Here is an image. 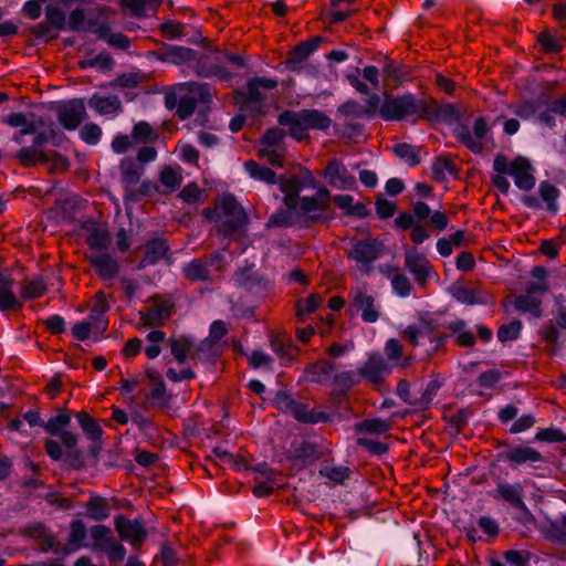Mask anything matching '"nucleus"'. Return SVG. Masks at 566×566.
<instances>
[{
	"label": "nucleus",
	"mask_w": 566,
	"mask_h": 566,
	"mask_svg": "<svg viewBox=\"0 0 566 566\" xmlns=\"http://www.w3.org/2000/svg\"><path fill=\"white\" fill-rule=\"evenodd\" d=\"M22 534L36 541L43 552L64 551L62 544L42 523H32L25 526L22 531Z\"/></svg>",
	"instance_id": "nucleus-22"
},
{
	"label": "nucleus",
	"mask_w": 566,
	"mask_h": 566,
	"mask_svg": "<svg viewBox=\"0 0 566 566\" xmlns=\"http://www.w3.org/2000/svg\"><path fill=\"white\" fill-rule=\"evenodd\" d=\"M297 117L307 129L326 130L332 123L326 114L317 109H302L297 112Z\"/></svg>",
	"instance_id": "nucleus-31"
},
{
	"label": "nucleus",
	"mask_w": 566,
	"mask_h": 566,
	"mask_svg": "<svg viewBox=\"0 0 566 566\" xmlns=\"http://www.w3.org/2000/svg\"><path fill=\"white\" fill-rule=\"evenodd\" d=\"M258 471L265 475L266 478V481H259L256 482V484L254 485L253 488V494L258 497H262V496H268L270 495L273 490H274V486H273V479H272V475L274 474L273 471L271 469H268L265 465L263 467V469H258Z\"/></svg>",
	"instance_id": "nucleus-58"
},
{
	"label": "nucleus",
	"mask_w": 566,
	"mask_h": 566,
	"mask_svg": "<svg viewBox=\"0 0 566 566\" xmlns=\"http://www.w3.org/2000/svg\"><path fill=\"white\" fill-rule=\"evenodd\" d=\"M298 222L296 210H280L272 214L268 221V227H290Z\"/></svg>",
	"instance_id": "nucleus-51"
},
{
	"label": "nucleus",
	"mask_w": 566,
	"mask_h": 566,
	"mask_svg": "<svg viewBox=\"0 0 566 566\" xmlns=\"http://www.w3.org/2000/svg\"><path fill=\"white\" fill-rule=\"evenodd\" d=\"M115 527L120 537L134 546L140 545L146 535L139 522L130 521L124 515L116 516Z\"/></svg>",
	"instance_id": "nucleus-24"
},
{
	"label": "nucleus",
	"mask_w": 566,
	"mask_h": 566,
	"mask_svg": "<svg viewBox=\"0 0 566 566\" xmlns=\"http://www.w3.org/2000/svg\"><path fill=\"white\" fill-rule=\"evenodd\" d=\"M244 168L254 179L265 181L270 185H274L276 182V175L272 169L262 167L253 160L247 161L244 164Z\"/></svg>",
	"instance_id": "nucleus-46"
},
{
	"label": "nucleus",
	"mask_w": 566,
	"mask_h": 566,
	"mask_svg": "<svg viewBox=\"0 0 566 566\" xmlns=\"http://www.w3.org/2000/svg\"><path fill=\"white\" fill-rule=\"evenodd\" d=\"M379 115L385 120H436L440 111L433 98H418L412 94H403L386 97L379 107Z\"/></svg>",
	"instance_id": "nucleus-1"
},
{
	"label": "nucleus",
	"mask_w": 566,
	"mask_h": 566,
	"mask_svg": "<svg viewBox=\"0 0 566 566\" xmlns=\"http://www.w3.org/2000/svg\"><path fill=\"white\" fill-rule=\"evenodd\" d=\"M533 295L534 294H528L527 292L524 295H517L515 297V307L518 311L530 312L534 316L539 317L542 315L539 308L541 301Z\"/></svg>",
	"instance_id": "nucleus-52"
},
{
	"label": "nucleus",
	"mask_w": 566,
	"mask_h": 566,
	"mask_svg": "<svg viewBox=\"0 0 566 566\" xmlns=\"http://www.w3.org/2000/svg\"><path fill=\"white\" fill-rule=\"evenodd\" d=\"M94 11L97 13L96 21L98 22V19L103 20V22H107L111 19H113L116 14L115 10L106 7V6H98L94 9ZM91 19L85 18V11L82 8H75L71 11L69 15V20L66 22L67 29L73 32H80L83 30H90L87 28V22Z\"/></svg>",
	"instance_id": "nucleus-19"
},
{
	"label": "nucleus",
	"mask_w": 566,
	"mask_h": 566,
	"mask_svg": "<svg viewBox=\"0 0 566 566\" xmlns=\"http://www.w3.org/2000/svg\"><path fill=\"white\" fill-rule=\"evenodd\" d=\"M390 373V366L380 355L369 356L360 367L361 378L376 388H379L382 385L385 378Z\"/></svg>",
	"instance_id": "nucleus-13"
},
{
	"label": "nucleus",
	"mask_w": 566,
	"mask_h": 566,
	"mask_svg": "<svg viewBox=\"0 0 566 566\" xmlns=\"http://www.w3.org/2000/svg\"><path fill=\"white\" fill-rule=\"evenodd\" d=\"M132 137L139 143H150L158 138L153 127L147 122H138L134 125Z\"/></svg>",
	"instance_id": "nucleus-56"
},
{
	"label": "nucleus",
	"mask_w": 566,
	"mask_h": 566,
	"mask_svg": "<svg viewBox=\"0 0 566 566\" xmlns=\"http://www.w3.org/2000/svg\"><path fill=\"white\" fill-rule=\"evenodd\" d=\"M348 305L349 310L360 314V318L365 323H376L381 316L377 293L366 282H360L350 289Z\"/></svg>",
	"instance_id": "nucleus-3"
},
{
	"label": "nucleus",
	"mask_w": 566,
	"mask_h": 566,
	"mask_svg": "<svg viewBox=\"0 0 566 566\" xmlns=\"http://www.w3.org/2000/svg\"><path fill=\"white\" fill-rule=\"evenodd\" d=\"M86 242L92 251L104 252L111 243V235L107 230L103 228H94L87 239Z\"/></svg>",
	"instance_id": "nucleus-43"
},
{
	"label": "nucleus",
	"mask_w": 566,
	"mask_h": 566,
	"mask_svg": "<svg viewBox=\"0 0 566 566\" xmlns=\"http://www.w3.org/2000/svg\"><path fill=\"white\" fill-rule=\"evenodd\" d=\"M385 252L384 243L373 237L361 240H350V247L345 250L348 260L356 263V269L365 275L373 272V264Z\"/></svg>",
	"instance_id": "nucleus-4"
},
{
	"label": "nucleus",
	"mask_w": 566,
	"mask_h": 566,
	"mask_svg": "<svg viewBox=\"0 0 566 566\" xmlns=\"http://www.w3.org/2000/svg\"><path fill=\"white\" fill-rule=\"evenodd\" d=\"M209 98L207 84L181 83L165 93V106L168 109L176 108L177 116L185 120L195 113L198 103H207Z\"/></svg>",
	"instance_id": "nucleus-2"
},
{
	"label": "nucleus",
	"mask_w": 566,
	"mask_h": 566,
	"mask_svg": "<svg viewBox=\"0 0 566 566\" xmlns=\"http://www.w3.org/2000/svg\"><path fill=\"white\" fill-rule=\"evenodd\" d=\"M71 422V416L69 412H62L56 417L49 419V421L43 424L45 431L50 434H59L61 429L67 427Z\"/></svg>",
	"instance_id": "nucleus-64"
},
{
	"label": "nucleus",
	"mask_w": 566,
	"mask_h": 566,
	"mask_svg": "<svg viewBox=\"0 0 566 566\" xmlns=\"http://www.w3.org/2000/svg\"><path fill=\"white\" fill-rule=\"evenodd\" d=\"M524 489L521 483L510 484L500 482L494 491V499L502 500L513 507L525 511L526 505L523 501Z\"/></svg>",
	"instance_id": "nucleus-25"
},
{
	"label": "nucleus",
	"mask_w": 566,
	"mask_h": 566,
	"mask_svg": "<svg viewBox=\"0 0 566 566\" xmlns=\"http://www.w3.org/2000/svg\"><path fill=\"white\" fill-rule=\"evenodd\" d=\"M45 22L50 28L62 31L66 29L65 12L57 6L48 4L45 7Z\"/></svg>",
	"instance_id": "nucleus-48"
},
{
	"label": "nucleus",
	"mask_w": 566,
	"mask_h": 566,
	"mask_svg": "<svg viewBox=\"0 0 566 566\" xmlns=\"http://www.w3.org/2000/svg\"><path fill=\"white\" fill-rule=\"evenodd\" d=\"M87 259L95 272L104 281L114 280L119 273V263L106 252L92 251L87 254Z\"/></svg>",
	"instance_id": "nucleus-20"
},
{
	"label": "nucleus",
	"mask_w": 566,
	"mask_h": 566,
	"mask_svg": "<svg viewBox=\"0 0 566 566\" xmlns=\"http://www.w3.org/2000/svg\"><path fill=\"white\" fill-rule=\"evenodd\" d=\"M264 101L265 96L261 93L258 85H252L251 80L247 84V93L238 97V103H240L245 111H250L255 115L264 113Z\"/></svg>",
	"instance_id": "nucleus-27"
},
{
	"label": "nucleus",
	"mask_w": 566,
	"mask_h": 566,
	"mask_svg": "<svg viewBox=\"0 0 566 566\" xmlns=\"http://www.w3.org/2000/svg\"><path fill=\"white\" fill-rule=\"evenodd\" d=\"M227 262L220 252L195 259L182 268L184 276L191 282H213L221 277Z\"/></svg>",
	"instance_id": "nucleus-6"
},
{
	"label": "nucleus",
	"mask_w": 566,
	"mask_h": 566,
	"mask_svg": "<svg viewBox=\"0 0 566 566\" xmlns=\"http://www.w3.org/2000/svg\"><path fill=\"white\" fill-rule=\"evenodd\" d=\"M87 516L94 521H102L109 516L111 509L107 501L102 496H93L86 504Z\"/></svg>",
	"instance_id": "nucleus-41"
},
{
	"label": "nucleus",
	"mask_w": 566,
	"mask_h": 566,
	"mask_svg": "<svg viewBox=\"0 0 566 566\" xmlns=\"http://www.w3.org/2000/svg\"><path fill=\"white\" fill-rule=\"evenodd\" d=\"M46 142V137L43 134L35 135L32 146L23 147L17 155V158L22 166L29 167L39 163L46 164L52 172L64 171L69 167V160L55 153H45L41 149V146Z\"/></svg>",
	"instance_id": "nucleus-5"
},
{
	"label": "nucleus",
	"mask_w": 566,
	"mask_h": 566,
	"mask_svg": "<svg viewBox=\"0 0 566 566\" xmlns=\"http://www.w3.org/2000/svg\"><path fill=\"white\" fill-rule=\"evenodd\" d=\"M451 293L452 295L460 302L462 303H467V304H475V303H481L482 301L476 295V291L471 289V287H468V286H463V285H453L452 289H451Z\"/></svg>",
	"instance_id": "nucleus-60"
},
{
	"label": "nucleus",
	"mask_w": 566,
	"mask_h": 566,
	"mask_svg": "<svg viewBox=\"0 0 566 566\" xmlns=\"http://www.w3.org/2000/svg\"><path fill=\"white\" fill-rule=\"evenodd\" d=\"M169 345L172 356L179 364H184L188 357L192 359L193 340L190 337H172Z\"/></svg>",
	"instance_id": "nucleus-35"
},
{
	"label": "nucleus",
	"mask_w": 566,
	"mask_h": 566,
	"mask_svg": "<svg viewBox=\"0 0 566 566\" xmlns=\"http://www.w3.org/2000/svg\"><path fill=\"white\" fill-rule=\"evenodd\" d=\"M381 72L385 82L397 85L409 76V69L405 65H398L390 59H386Z\"/></svg>",
	"instance_id": "nucleus-36"
},
{
	"label": "nucleus",
	"mask_w": 566,
	"mask_h": 566,
	"mask_svg": "<svg viewBox=\"0 0 566 566\" xmlns=\"http://www.w3.org/2000/svg\"><path fill=\"white\" fill-rule=\"evenodd\" d=\"M196 73L199 76L218 77L221 81H228L232 76L222 65L218 51L201 55L196 63Z\"/></svg>",
	"instance_id": "nucleus-15"
},
{
	"label": "nucleus",
	"mask_w": 566,
	"mask_h": 566,
	"mask_svg": "<svg viewBox=\"0 0 566 566\" xmlns=\"http://www.w3.org/2000/svg\"><path fill=\"white\" fill-rule=\"evenodd\" d=\"M4 123L12 127H20V132L14 136V140L19 144L23 143L25 135H33L36 133L34 120H31L25 114L13 113L6 117Z\"/></svg>",
	"instance_id": "nucleus-33"
},
{
	"label": "nucleus",
	"mask_w": 566,
	"mask_h": 566,
	"mask_svg": "<svg viewBox=\"0 0 566 566\" xmlns=\"http://www.w3.org/2000/svg\"><path fill=\"white\" fill-rule=\"evenodd\" d=\"M76 419L82 430L88 439L98 440L102 437L103 430L99 424L85 411L76 413Z\"/></svg>",
	"instance_id": "nucleus-45"
},
{
	"label": "nucleus",
	"mask_w": 566,
	"mask_h": 566,
	"mask_svg": "<svg viewBox=\"0 0 566 566\" xmlns=\"http://www.w3.org/2000/svg\"><path fill=\"white\" fill-rule=\"evenodd\" d=\"M321 41V36H314L297 44L289 52L286 66L291 71H300L306 59L319 46Z\"/></svg>",
	"instance_id": "nucleus-23"
},
{
	"label": "nucleus",
	"mask_w": 566,
	"mask_h": 566,
	"mask_svg": "<svg viewBox=\"0 0 566 566\" xmlns=\"http://www.w3.org/2000/svg\"><path fill=\"white\" fill-rule=\"evenodd\" d=\"M144 174V166L139 165L132 158H124L119 164L120 184L124 190V199L140 182Z\"/></svg>",
	"instance_id": "nucleus-21"
},
{
	"label": "nucleus",
	"mask_w": 566,
	"mask_h": 566,
	"mask_svg": "<svg viewBox=\"0 0 566 566\" xmlns=\"http://www.w3.org/2000/svg\"><path fill=\"white\" fill-rule=\"evenodd\" d=\"M405 266L420 285L426 284L432 271V265L426 255L413 248L405 251Z\"/></svg>",
	"instance_id": "nucleus-16"
},
{
	"label": "nucleus",
	"mask_w": 566,
	"mask_h": 566,
	"mask_svg": "<svg viewBox=\"0 0 566 566\" xmlns=\"http://www.w3.org/2000/svg\"><path fill=\"white\" fill-rule=\"evenodd\" d=\"M48 287L44 280L38 276L33 280H25L21 287V297L24 300L41 297Z\"/></svg>",
	"instance_id": "nucleus-44"
},
{
	"label": "nucleus",
	"mask_w": 566,
	"mask_h": 566,
	"mask_svg": "<svg viewBox=\"0 0 566 566\" xmlns=\"http://www.w3.org/2000/svg\"><path fill=\"white\" fill-rule=\"evenodd\" d=\"M145 81V75L142 73H125L109 82V87L119 88H136Z\"/></svg>",
	"instance_id": "nucleus-53"
},
{
	"label": "nucleus",
	"mask_w": 566,
	"mask_h": 566,
	"mask_svg": "<svg viewBox=\"0 0 566 566\" xmlns=\"http://www.w3.org/2000/svg\"><path fill=\"white\" fill-rule=\"evenodd\" d=\"M294 458L302 460L304 463H312L318 459V452L315 444L308 441H302L294 451Z\"/></svg>",
	"instance_id": "nucleus-59"
},
{
	"label": "nucleus",
	"mask_w": 566,
	"mask_h": 566,
	"mask_svg": "<svg viewBox=\"0 0 566 566\" xmlns=\"http://www.w3.org/2000/svg\"><path fill=\"white\" fill-rule=\"evenodd\" d=\"M522 323L517 319L512 321L509 324H504L497 329V338L500 342H507L516 339L521 333Z\"/></svg>",
	"instance_id": "nucleus-62"
},
{
	"label": "nucleus",
	"mask_w": 566,
	"mask_h": 566,
	"mask_svg": "<svg viewBox=\"0 0 566 566\" xmlns=\"http://www.w3.org/2000/svg\"><path fill=\"white\" fill-rule=\"evenodd\" d=\"M337 114L346 120H354L363 117H373V109H368L356 101H347L337 108Z\"/></svg>",
	"instance_id": "nucleus-38"
},
{
	"label": "nucleus",
	"mask_w": 566,
	"mask_h": 566,
	"mask_svg": "<svg viewBox=\"0 0 566 566\" xmlns=\"http://www.w3.org/2000/svg\"><path fill=\"white\" fill-rule=\"evenodd\" d=\"M490 127L484 117L475 118L473 123V135L463 127L458 132V139L474 154L483 150L482 139L488 135Z\"/></svg>",
	"instance_id": "nucleus-18"
},
{
	"label": "nucleus",
	"mask_w": 566,
	"mask_h": 566,
	"mask_svg": "<svg viewBox=\"0 0 566 566\" xmlns=\"http://www.w3.org/2000/svg\"><path fill=\"white\" fill-rule=\"evenodd\" d=\"M447 172L453 174L452 161L447 157H438L432 165V178L436 181H443Z\"/></svg>",
	"instance_id": "nucleus-63"
},
{
	"label": "nucleus",
	"mask_w": 566,
	"mask_h": 566,
	"mask_svg": "<svg viewBox=\"0 0 566 566\" xmlns=\"http://www.w3.org/2000/svg\"><path fill=\"white\" fill-rule=\"evenodd\" d=\"M88 106L99 115H116L122 111V103L115 95L104 97L94 94L88 101Z\"/></svg>",
	"instance_id": "nucleus-30"
},
{
	"label": "nucleus",
	"mask_w": 566,
	"mask_h": 566,
	"mask_svg": "<svg viewBox=\"0 0 566 566\" xmlns=\"http://www.w3.org/2000/svg\"><path fill=\"white\" fill-rule=\"evenodd\" d=\"M392 151L410 166H417L420 163L419 149L412 145L400 143L392 147Z\"/></svg>",
	"instance_id": "nucleus-50"
},
{
	"label": "nucleus",
	"mask_w": 566,
	"mask_h": 566,
	"mask_svg": "<svg viewBox=\"0 0 566 566\" xmlns=\"http://www.w3.org/2000/svg\"><path fill=\"white\" fill-rule=\"evenodd\" d=\"M285 133L283 129L273 127L266 130L264 136L262 137L261 147H269V148H284L283 147V139H284Z\"/></svg>",
	"instance_id": "nucleus-61"
},
{
	"label": "nucleus",
	"mask_w": 566,
	"mask_h": 566,
	"mask_svg": "<svg viewBox=\"0 0 566 566\" xmlns=\"http://www.w3.org/2000/svg\"><path fill=\"white\" fill-rule=\"evenodd\" d=\"M275 403L281 411L292 415L296 420L303 423L314 424L326 422L329 419L325 412L311 410L307 406L294 400L284 392L276 395Z\"/></svg>",
	"instance_id": "nucleus-10"
},
{
	"label": "nucleus",
	"mask_w": 566,
	"mask_h": 566,
	"mask_svg": "<svg viewBox=\"0 0 566 566\" xmlns=\"http://www.w3.org/2000/svg\"><path fill=\"white\" fill-rule=\"evenodd\" d=\"M499 459L507 462L512 469L525 463H533L543 460V455L536 449L528 446H514L499 454Z\"/></svg>",
	"instance_id": "nucleus-17"
},
{
	"label": "nucleus",
	"mask_w": 566,
	"mask_h": 566,
	"mask_svg": "<svg viewBox=\"0 0 566 566\" xmlns=\"http://www.w3.org/2000/svg\"><path fill=\"white\" fill-rule=\"evenodd\" d=\"M322 303L321 295L313 293L305 300L296 303V316L300 321H304L306 316L313 314Z\"/></svg>",
	"instance_id": "nucleus-49"
},
{
	"label": "nucleus",
	"mask_w": 566,
	"mask_h": 566,
	"mask_svg": "<svg viewBox=\"0 0 566 566\" xmlns=\"http://www.w3.org/2000/svg\"><path fill=\"white\" fill-rule=\"evenodd\" d=\"M319 474L335 483L343 484L349 478L350 470L347 467L324 465L321 468Z\"/></svg>",
	"instance_id": "nucleus-57"
},
{
	"label": "nucleus",
	"mask_w": 566,
	"mask_h": 566,
	"mask_svg": "<svg viewBox=\"0 0 566 566\" xmlns=\"http://www.w3.org/2000/svg\"><path fill=\"white\" fill-rule=\"evenodd\" d=\"M433 333V326L429 322H423L419 326H408L402 332V337L412 346L419 345V338L428 337L431 342L434 337L431 336Z\"/></svg>",
	"instance_id": "nucleus-39"
},
{
	"label": "nucleus",
	"mask_w": 566,
	"mask_h": 566,
	"mask_svg": "<svg viewBox=\"0 0 566 566\" xmlns=\"http://www.w3.org/2000/svg\"><path fill=\"white\" fill-rule=\"evenodd\" d=\"M280 189L284 193L283 202L290 210H296L300 200L302 184L298 177L293 176L280 182Z\"/></svg>",
	"instance_id": "nucleus-32"
},
{
	"label": "nucleus",
	"mask_w": 566,
	"mask_h": 566,
	"mask_svg": "<svg viewBox=\"0 0 566 566\" xmlns=\"http://www.w3.org/2000/svg\"><path fill=\"white\" fill-rule=\"evenodd\" d=\"M13 280L0 273V311L6 312L14 308H21L22 305L13 293Z\"/></svg>",
	"instance_id": "nucleus-29"
},
{
	"label": "nucleus",
	"mask_w": 566,
	"mask_h": 566,
	"mask_svg": "<svg viewBox=\"0 0 566 566\" xmlns=\"http://www.w3.org/2000/svg\"><path fill=\"white\" fill-rule=\"evenodd\" d=\"M158 191V186L150 181L145 180L137 185L132 192L124 199L128 202H136L146 197H153Z\"/></svg>",
	"instance_id": "nucleus-55"
},
{
	"label": "nucleus",
	"mask_w": 566,
	"mask_h": 566,
	"mask_svg": "<svg viewBox=\"0 0 566 566\" xmlns=\"http://www.w3.org/2000/svg\"><path fill=\"white\" fill-rule=\"evenodd\" d=\"M358 433L381 434L390 430V422L380 418L366 419L355 424Z\"/></svg>",
	"instance_id": "nucleus-42"
},
{
	"label": "nucleus",
	"mask_w": 566,
	"mask_h": 566,
	"mask_svg": "<svg viewBox=\"0 0 566 566\" xmlns=\"http://www.w3.org/2000/svg\"><path fill=\"white\" fill-rule=\"evenodd\" d=\"M174 304L168 298L155 296L146 311L139 312L142 327H160L170 317Z\"/></svg>",
	"instance_id": "nucleus-11"
},
{
	"label": "nucleus",
	"mask_w": 566,
	"mask_h": 566,
	"mask_svg": "<svg viewBox=\"0 0 566 566\" xmlns=\"http://www.w3.org/2000/svg\"><path fill=\"white\" fill-rule=\"evenodd\" d=\"M493 168L499 174L512 176L516 187L521 190H531L535 185L532 166L524 157H517L513 161H509L506 156L499 154L494 158Z\"/></svg>",
	"instance_id": "nucleus-7"
},
{
	"label": "nucleus",
	"mask_w": 566,
	"mask_h": 566,
	"mask_svg": "<svg viewBox=\"0 0 566 566\" xmlns=\"http://www.w3.org/2000/svg\"><path fill=\"white\" fill-rule=\"evenodd\" d=\"M270 343L273 352L283 364L291 363L297 355V348L292 344L291 337L286 334L273 335Z\"/></svg>",
	"instance_id": "nucleus-28"
},
{
	"label": "nucleus",
	"mask_w": 566,
	"mask_h": 566,
	"mask_svg": "<svg viewBox=\"0 0 566 566\" xmlns=\"http://www.w3.org/2000/svg\"><path fill=\"white\" fill-rule=\"evenodd\" d=\"M277 122L282 126L290 128V134L297 140H303L307 137V127L304 126L297 117V112L284 111L277 117Z\"/></svg>",
	"instance_id": "nucleus-34"
},
{
	"label": "nucleus",
	"mask_w": 566,
	"mask_h": 566,
	"mask_svg": "<svg viewBox=\"0 0 566 566\" xmlns=\"http://www.w3.org/2000/svg\"><path fill=\"white\" fill-rule=\"evenodd\" d=\"M329 205L331 192L327 188L321 187L314 196L300 198L296 212L306 224L325 222L326 219L323 217V212L329 208Z\"/></svg>",
	"instance_id": "nucleus-8"
},
{
	"label": "nucleus",
	"mask_w": 566,
	"mask_h": 566,
	"mask_svg": "<svg viewBox=\"0 0 566 566\" xmlns=\"http://www.w3.org/2000/svg\"><path fill=\"white\" fill-rule=\"evenodd\" d=\"M216 212L226 218L218 229L223 235H230L239 230L247 220L243 208L229 195L222 196L217 200Z\"/></svg>",
	"instance_id": "nucleus-9"
},
{
	"label": "nucleus",
	"mask_w": 566,
	"mask_h": 566,
	"mask_svg": "<svg viewBox=\"0 0 566 566\" xmlns=\"http://www.w3.org/2000/svg\"><path fill=\"white\" fill-rule=\"evenodd\" d=\"M160 0H119L123 10L129 11L135 17H145L149 10H155Z\"/></svg>",
	"instance_id": "nucleus-40"
},
{
	"label": "nucleus",
	"mask_w": 566,
	"mask_h": 566,
	"mask_svg": "<svg viewBox=\"0 0 566 566\" xmlns=\"http://www.w3.org/2000/svg\"><path fill=\"white\" fill-rule=\"evenodd\" d=\"M61 125L67 130H74L85 119L86 111L83 99H72L56 108Z\"/></svg>",
	"instance_id": "nucleus-14"
},
{
	"label": "nucleus",
	"mask_w": 566,
	"mask_h": 566,
	"mask_svg": "<svg viewBox=\"0 0 566 566\" xmlns=\"http://www.w3.org/2000/svg\"><path fill=\"white\" fill-rule=\"evenodd\" d=\"M323 176L328 185L340 190H352L356 187V178L338 160L332 159L323 170Z\"/></svg>",
	"instance_id": "nucleus-12"
},
{
	"label": "nucleus",
	"mask_w": 566,
	"mask_h": 566,
	"mask_svg": "<svg viewBox=\"0 0 566 566\" xmlns=\"http://www.w3.org/2000/svg\"><path fill=\"white\" fill-rule=\"evenodd\" d=\"M86 537V527L80 520L73 521L70 525V535L67 545L72 551L78 549L83 546V541Z\"/></svg>",
	"instance_id": "nucleus-54"
},
{
	"label": "nucleus",
	"mask_w": 566,
	"mask_h": 566,
	"mask_svg": "<svg viewBox=\"0 0 566 566\" xmlns=\"http://www.w3.org/2000/svg\"><path fill=\"white\" fill-rule=\"evenodd\" d=\"M531 274L534 281L526 286V292L528 294L545 293L548 290L546 269L535 266L532 269Z\"/></svg>",
	"instance_id": "nucleus-47"
},
{
	"label": "nucleus",
	"mask_w": 566,
	"mask_h": 566,
	"mask_svg": "<svg viewBox=\"0 0 566 566\" xmlns=\"http://www.w3.org/2000/svg\"><path fill=\"white\" fill-rule=\"evenodd\" d=\"M90 31L94 32L98 39L106 41L109 45L126 50L130 45V40L123 33H112L111 28L105 23H98L96 20L87 22Z\"/></svg>",
	"instance_id": "nucleus-26"
},
{
	"label": "nucleus",
	"mask_w": 566,
	"mask_h": 566,
	"mask_svg": "<svg viewBox=\"0 0 566 566\" xmlns=\"http://www.w3.org/2000/svg\"><path fill=\"white\" fill-rule=\"evenodd\" d=\"M145 250L146 253L142 260L143 266L155 264L163 259L168 251V244L164 240L155 239L145 245Z\"/></svg>",
	"instance_id": "nucleus-37"
}]
</instances>
